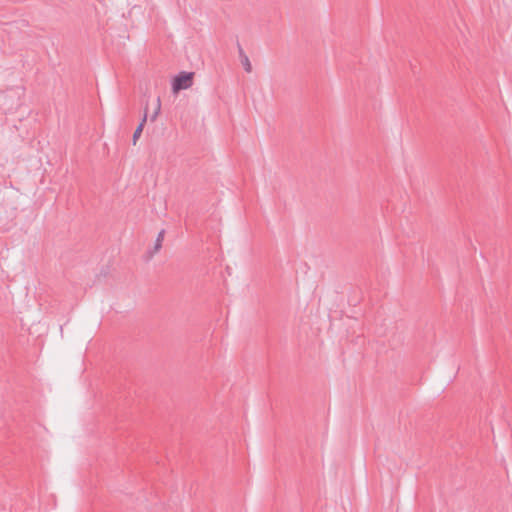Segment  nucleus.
I'll return each mask as SVG.
<instances>
[{
  "label": "nucleus",
  "mask_w": 512,
  "mask_h": 512,
  "mask_svg": "<svg viewBox=\"0 0 512 512\" xmlns=\"http://www.w3.org/2000/svg\"><path fill=\"white\" fill-rule=\"evenodd\" d=\"M143 131V123H140L138 127L135 129L133 134V144L135 145L137 143V140L139 139L141 133Z\"/></svg>",
  "instance_id": "3"
},
{
  "label": "nucleus",
  "mask_w": 512,
  "mask_h": 512,
  "mask_svg": "<svg viewBox=\"0 0 512 512\" xmlns=\"http://www.w3.org/2000/svg\"><path fill=\"white\" fill-rule=\"evenodd\" d=\"M240 56H241V63L247 73H250L252 71V65L250 63V60L247 55L243 53V51L240 49Z\"/></svg>",
  "instance_id": "2"
},
{
  "label": "nucleus",
  "mask_w": 512,
  "mask_h": 512,
  "mask_svg": "<svg viewBox=\"0 0 512 512\" xmlns=\"http://www.w3.org/2000/svg\"><path fill=\"white\" fill-rule=\"evenodd\" d=\"M164 230L160 231L158 236H157V239H156V243H155V251H158L161 246H162V241L164 239Z\"/></svg>",
  "instance_id": "4"
},
{
  "label": "nucleus",
  "mask_w": 512,
  "mask_h": 512,
  "mask_svg": "<svg viewBox=\"0 0 512 512\" xmlns=\"http://www.w3.org/2000/svg\"><path fill=\"white\" fill-rule=\"evenodd\" d=\"M160 110H161V100H160V97H157V111H154L152 116H151V121H155L156 118L158 117L159 113H160Z\"/></svg>",
  "instance_id": "5"
},
{
  "label": "nucleus",
  "mask_w": 512,
  "mask_h": 512,
  "mask_svg": "<svg viewBox=\"0 0 512 512\" xmlns=\"http://www.w3.org/2000/svg\"><path fill=\"white\" fill-rule=\"evenodd\" d=\"M160 110H161V100H160V97H157V111H154L152 116H151V121H155L156 118L158 117L159 113H160Z\"/></svg>",
  "instance_id": "6"
},
{
  "label": "nucleus",
  "mask_w": 512,
  "mask_h": 512,
  "mask_svg": "<svg viewBox=\"0 0 512 512\" xmlns=\"http://www.w3.org/2000/svg\"><path fill=\"white\" fill-rule=\"evenodd\" d=\"M193 76L194 73L192 72H181L179 75H177L172 84V89L174 93L179 92L183 89H188L193 84Z\"/></svg>",
  "instance_id": "1"
},
{
  "label": "nucleus",
  "mask_w": 512,
  "mask_h": 512,
  "mask_svg": "<svg viewBox=\"0 0 512 512\" xmlns=\"http://www.w3.org/2000/svg\"><path fill=\"white\" fill-rule=\"evenodd\" d=\"M154 111H157V102L155 103Z\"/></svg>",
  "instance_id": "8"
},
{
  "label": "nucleus",
  "mask_w": 512,
  "mask_h": 512,
  "mask_svg": "<svg viewBox=\"0 0 512 512\" xmlns=\"http://www.w3.org/2000/svg\"><path fill=\"white\" fill-rule=\"evenodd\" d=\"M147 121V109H145V113H144V116L143 118L141 119V122L140 123H143V126L145 125Z\"/></svg>",
  "instance_id": "7"
}]
</instances>
